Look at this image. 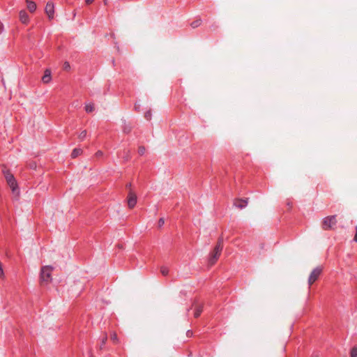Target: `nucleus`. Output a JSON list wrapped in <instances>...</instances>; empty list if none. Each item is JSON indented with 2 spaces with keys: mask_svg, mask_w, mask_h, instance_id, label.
<instances>
[{
  "mask_svg": "<svg viewBox=\"0 0 357 357\" xmlns=\"http://www.w3.org/2000/svg\"><path fill=\"white\" fill-rule=\"evenodd\" d=\"M222 243L223 239L222 237L219 238L217 245L214 248L213 250L211 252L208 257V264L209 266H213L215 264L219 257L220 256L221 252L222 250Z\"/></svg>",
  "mask_w": 357,
  "mask_h": 357,
  "instance_id": "obj_1",
  "label": "nucleus"
},
{
  "mask_svg": "<svg viewBox=\"0 0 357 357\" xmlns=\"http://www.w3.org/2000/svg\"><path fill=\"white\" fill-rule=\"evenodd\" d=\"M2 173L4 175L7 183L12 189L13 192L18 194L19 191L17 183L15 178H14V176L10 172L8 169H6V167H3V169H2Z\"/></svg>",
  "mask_w": 357,
  "mask_h": 357,
  "instance_id": "obj_2",
  "label": "nucleus"
},
{
  "mask_svg": "<svg viewBox=\"0 0 357 357\" xmlns=\"http://www.w3.org/2000/svg\"><path fill=\"white\" fill-rule=\"evenodd\" d=\"M53 267L51 266H45L41 268L40 279L43 282L49 283L52 281V272Z\"/></svg>",
  "mask_w": 357,
  "mask_h": 357,
  "instance_id": "obj_3",
  "label": "nucleus"
},
{
  "mask_svg": "<svg viewBox=\"0 0 357 357\" xmlns=\"http://www.w3.org/2000/svg\"><path fill=\"white\" fill-rule=\"evenodd\" d=\"M336 216L331 215L324 218L322 228L325 230L331 229L336 224Z\"/></svg>",
  "mask_w": 357,
  "mask_h": 357,
  "instance_id": "obj_4",
  "label": "nucleus"
},
{
  "mask_svg": "<svg viewBox=\"0 0 357 357\" xmlns=\"http://www.w3.org/2000/svg\"><path fill=\"white\" fill-rule=\"evenodd\" d=\"M321 271L322 268L320 267H317L312 270L308 278V284L310 286L312 285L318 279L321 275Z\"/></svg>",
  "mask_w": 357,
  "mask_h": 357,
  "instance_id": "obj_5",
  "label": "nucleus"
},
{
  "mask_svg": "<svg viewBox=\"0 0 357 357\" xmlns=\"http://www.w3.org/2000/svg\"><path fill=\"white\" fill-rule=\"evenodd\" d=\"M45 13L50 20L54 18V6L52 3L48 2L45 8Z\"/></svg>",
  "mask_w": 357,
  "mask_h": 357,
  "instance_id": "obj_6",
  "label": "nucleus"
},
{
  "mask_svg": "<svg viewBox=\"0 0 357 357\" xmlns=\"http://www.w3.org/2000/svg\"><path fill=\"white\" fill-rule=\"evenodd\" d=\"M137 204V196L132 192H130L128 197V205L129 208H132Z\"/></svg>",
  "mask_w": 357,
  "mask_h": 357,
  "instance_id": "obj_7",
  "label": "nucleus"
},
{
  "mask_svg": "<svg viewBox=\"0 0 357 357\" xmlns=\"http://www.w3.org/2000/svg\"><path fill=\"white\" fill-rule=\"evenodd\" d=\"M19 18L20 21L24 24H28L30 20L28 13L24 10L20 11Z\"/></svg>",
  "mask_w": 357,
  "mask_h": 357,
  "instance_id": "obj_8",
  "label": "nucleus"
},
{
  "mask_svg": "<svg viewBox=\"0 0 357 357\" xmlns=\"http://www.w3.org/2000/svg\"><path fill=\"white\" fill-rule=\"evenodd\" d=\"M234 205L236 207L242 209V208L246 207V206L248 205V201L245 199H236L234 202Z\"/></svg>",
  "mask_w": 357,
  "mask_h": 357,
  "instance_id": "obj_9",
  "label": "nucleus"
},
{
  "mask_svg": "<svg viewBox=\"0 0 357 357\" xmlns=\"http://www.w3.org/2000/svg\"><path fill=\"white\" fill-rule=\"evenodd\" d=\"M52 79L51 77V71L49 69L45 70L44 75L42 77V81L43 83H49Z\"/></svg>",
  "mask_w": 357,
  "mask_h": 357,
  "instance_id": "obj_10",
  "label": "nucleus"
},
{
  "mask_svg": "<svg viewBox=\"0 0 357 357\" xmlns=\"http://www.w3.org/2000/svg\"><path fill=\"white\" fill-rule=\"evenodd\" d=\"M26 3L27 8L31 13H33L36 10L37 6L35 2L30 0H26Z\"/></svg>",
  "mask_w": 357,
  "mask_h": 357,
  "instance_id": "obj_11",
  "label": "nucleus"
},
{
  "mask_svg": "<svg viewBox=\"0 0 357 357\" xmlns=\"http://www.w3.org/2000/svg\"><path fill=\"white\" fill-rule=\"evenodd\" d=\"M202 308L203 307L202 305H197L195 307V313H194L195 317L197 318L201 314V313L202 312Z\"/></svg>",
  "mask_w": 357,
  "mask_h": 357,
  "instance_id": "obj_12",
  "label": "nucleus"
},
{
  "mask_svg": "<svg viewBox=\"0 0 357 357\" xmlns=\"http://www.w3.org/2000/svg\"><path fill=\"white\" fill-rule=\"evenodd\" d=\"M82 153V150L81 149H74L72 151L71 156L72 158H76L78 155H81Z\"/></svg>",
  "mask_w": 357,
  "mask_h": 357,
  "instance_id": "obj_13",
  "label": "nucleus"
},
{
  "mask_svg": "<svg viewBox=\"0 0 357 357\" xmlns=\"http://www.w3.org/2000/svg\"><path fill=\"white\" fill-rule=\"evenodd\" d=\"M94 110V106L92 103H86L85 105V111L88 113L92 112Z\"/></svg>",
  "mask_w": 357,
  "mask_h": 357,
  "instance_id": "obj_14",
  "label": "nucleus"
},
{
  "mask_svg": "<svg viewBox=\"0 0 357 357\" xmlns=\"http://www.w3.org/2000/svg\"><path fill=\"white\" fill-rule=\"evenodd\" d=\"M86 134H87L86 130H82V131L79 134V136H78L79 139L80 140H82H82H84V139L86 138Z\"/></svg>",
  "mask_w": 357,
  "mask_h": 357,
  "instance_id": "obj_15",
  "label": "nucleus"
},
{
  "mask_svg": "<svg viewBox=\"0 0 357 357\" xmlns=\"http://www.w3.org/2000/svg\"><path fill=\"white\" fill-rule=\"evenodd\" d=\"M201 23L202 21L200 20H195L191 23V26L192 28L198 27L199 26H200Z\"/></svg>",
  "mask_w": 357,
  "mask_h": 357,
  "instance_id": "obj_16",
  "label": "nucleus"
},
{
  "mask_svg": "<svg viewBox=\"0 0 357 357\" xmlns=\"http://www.w3.org/2000/svg\"><path fill=\"white\" fill-rule=\"evenodd\" d=\"M160 272L163 275H167L169 273V269L166 266H162L160 268Z\"/></svg>",
  "mask_w": 357,
  "mask_h": 357,
  "instance_id": "obj_17",
  "label": "nucleus"
},
{
  "mask_svg": "<svg viewBox=\"0 0 357 357\" xmlns=\"http://www.w3.org/2000/svg\"><path fill=\"white\" fill-rule=\"evenodd\" d=\"M350 354L351 357H357V346L351 349Z\"/></svg>",
  "mask_w": 357,
  "mask_h": 357,
  "instance_id": "obj_18",
  "label": "nucleus"
},
{
  "mask_svg": "<svg viewBox=\"0 0 357 357\" xmlns=\"http://www.w3.org/2000/svg\"><path fill=\"white\" fill-rule=\"evenodd\" d=\"M146 152V149H145V147L144 146H139V149H138V153L140 155H143Z\"/></svg>",
  "mask_w": 357,
  "mask_h": 357,
  "instance_id": "obj_19",
  "label": "nucleus"
},
{
  "mask_svg": "<svg viewBox=\"0 0 357 357\" xmlns=\"http://www.w3.org/2000/svg\"><path fill=\"white\" fill-rule=\"evenodd\" d=\"M144 117L146 120L149 121L151 119V111H148L145 113Z\"/></svg>",
  "mask_w": 357,
  "mask_h": 357,
  "instance_id": "obj_20",
  "label": "nucleus"
},
{
  "mask_svg": "<svg viewBox=\"0 0 357 357\" xmlns=\"http://www.w3.org/2000/svg\"><path fill=\"white\" fill-rule=\"evenodd\" d=\"M63 68L66 70H68L70 68V63L68 62H65L63 64Z\"/></svg>",
  "mask_w": 357,
  "mask_h": 357,
  "instance_id": "obj_21",
  "label": "nucleus"
},
{
  "mask_svg": "<svg viewBox=\"0 0 357 357\" xmlns=\"http://www.w3.org/2000/svg\"><path fill=\"white\" fill-rule=\"evenodd\" d=\"M130 151H128L127 153H126V156L124 157V160L126 161H128L130 159Z\"/></svg>",
  "mask_w": 357,
  "mask_h": 357,
  "instance_id": "obj_22",
  "label": "nucleus"
},
{
  "mask_svg": "<svg viewBox=\"0 0 357 357\" xmlns=\"http://www.w3.org/2000/svg\"><path fill=\"white\" fill-rule=\"evenodd\" d=\"M165 221L163 218H160L158 221L159 227H161L164 225Z\"/></svg>",
  "mask_w": 357,
  "mask_h": 357,
  "instance_id": "obj_23",
  "label": "nucleus"
},
{
  "mask_svg": "<svg viewBox=\"0 0 357 357\" xmlns=\"http://www.w3.org/2000/svg\"><path fill=\"white\" fill-rule=\"evenodd\" d=\"M102 155H103V153H102V151H98L96 153V155L97 157H100V156H102Z\"/></svg>",
  "mask_w": 357,
  "mask_h": 357,
  "instance_id": "obj_24",
  "label": "nucleus"
},
{
  "mask_svg": "<svg viewBox=\"0 0 357 357\" xmlns=\"http://www.w3.org/2000/svg\"><path fill=\"white\" fill-rule=\"evenodd\" d=\"M111 338H112V340L114 342H115V341L117 340V336H116V335L114 333V334H113V335H111Z\"/></svg>",
  "mask_w": 357,
  "mask_h": 357,
  "instance_id": "obj_25",
  "label": "nucleus"
},
{
  "mask_svg": "<svg viewBox=\"0 0 357 357\" xmlns=\"http://www.w3.org/2000/svg\"><path fill=\"white\" fill-rule=\"evenodd\" d=\"M354 240L357 242V226L356 227V234H355V236H354Z\"/></svg>",
  "mask_w": 357,
  "mask_h": 357,
  "instance_id": "obj_26",
  "label": "nucleus"
},
{
  "mask_svg": "<svg viewBox=\"0 0 357 357\" xmlns=\"http://www.w3.org/2000/svg\"><path fill=\"white\" fill-rule=\"evenodd\" d=\"M94 0H85V2L86 4H90Z\"/></svg>",
  "mask_w": 357,
  "mask_h": 357,
  "instance_id": "obj_27",
  "label": "nucleus"
},
{
  "mask_svg": "<svg viewBox=\"0 0 357 357\" xmlns=\"http://www.w3.org/2000/svg\"><path fill=\"white\" fill-rule=\"evenodd\" d=\"M139 107V105H138L137 104L135 105V109H138Z\"/></svg>",
  "mask_w": 357,
  "mask_h": 357,
  "instance_id": "obj_28",
  "label": "nucleus"
},
{
  "mask_svg": "<svg viewBox=\"0 0 357 357\" xmlns=\"http://www.w3.org/2000/svg\"><path fill=\"white\" fill-rule=\"evenodd\" d=\"M3 24L0 23V32L2 31Z\"/></svg>",
  "mask_w": 357,
  "mask_h": 357,
  "instance_id": "obj_29",
  "label": "nucleus"
},
{
  "mask_svg": "<svg viewBox=\"0 0 357 357\" xmlns=\"http://www.w3.org/2000/svg\"><path fill=\"white\" fill-rule=\"evenodd\" d=\"M126 187H127V188H130V187H131V183H128V184L126 185Z\"/></svg>",
  "mask_w": 357,
  "mask_h": 357,
  "instance_id": "obj_30",
  "label": "nucleus"
},
{
  "mask_svg": "<svg viewBox=\"0 0 357 357\" xmlns=\"http://www.w3.org/2000/svg\"><path fill=\"white\" fill-rule=\"evenodd\" d=\"M190 333H191V332H190V331H189L187 332V334H188V335H190Z\"/></svg>",
  "mask_w": 357,
  "mask_h": 357,
  "instance_id": "obj_31",
  "label": "nucleus"
},
{
  "mask_svg": "<svg viewBox=\"0 0 357 357\" xmlns=\"http://www.w3.org/2000/svg\"><path fill=\"white\" fill-rule=\"evenodd\" d=\"M103 1H104L105 4H107V0H103Z\"/></svg>",
  "mask_w": 357,
  "mask_h": 357,
  "instance_id": "obj_32",
  "label": "nucleus"
},
{
  "mask_svg": "<svg viewBox=\"0 0 357 357\" xmlns=\"http://www.w3.org/2000/svg\"><path fill=\"white\" fill-rule=\"evenodd\" d=\"M312 357H317V356H312Z\"/></svg>",
  "mask_w": 357,
  "mask_h": 357,
  "instance_id": "obj_33",
  "label": "nucleus"
}]
</instances>
